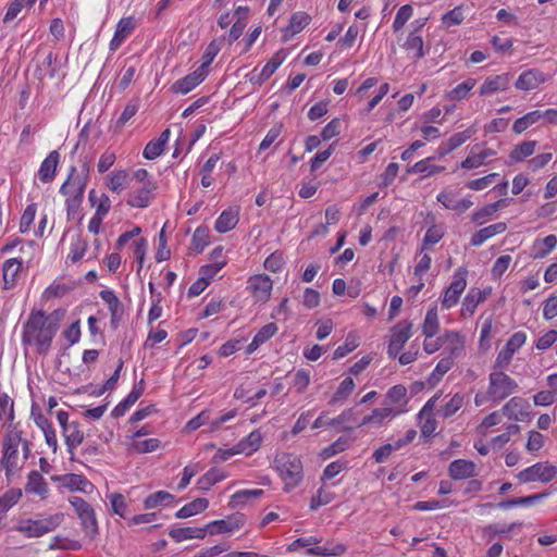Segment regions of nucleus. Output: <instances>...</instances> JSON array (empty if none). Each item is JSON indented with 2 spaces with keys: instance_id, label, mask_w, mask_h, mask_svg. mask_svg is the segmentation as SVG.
Wrapping results in <instances>:
<instances>
[{
  "instance_id": "cd10ccee",
  "label": "nucleus",
  "mask_w": 557,
  "mask_h": 557,
  "mask_svg": "<svg viewBox=\"0 0 557 557\" xmlns=\"http://www.w3.org/2000/svg\"><path fill=\"white\" fill-rule=\"evenodd\" d=\"M310 22V16L304 12H297L292 15L288 26L284 29V40H288L294 35L301 32Z\"/></svg>"
},
{
  "instance_id": "7c9ffc66",
  "label": "nucleus",
  "mask_w": 557,
  "mask_h": 557,
  "mask_svg": "<svg viewBox=\"0 0 557 557\" xmlns=\"http://www.w3.org/2000/svg\"><path fill=\"white\" fill-rule=\"evenodd\" d=\"M262 442V434L259 430L252 431L249 435L236 444L237 451L247 456L258 450Z\"/></svg>"
},
{
  "instance_id": "6e6d98bb",
  "label": "nucleus",
  "mask_w": 557,
  "mask_h": 557,
  "mask_svg": "<svg viewBox=\"0 0 557 557\" xmlns=\"http://www.w3.org/2000/svg\"><path fill=\"white\" fill-rule=\"evenodd\" d=\"M132 449L137 454L152 453L160 447V441L157 438H148L132 443Z\"/></svg>"
},
{
  "instance_id": "2eb2a0df",
  "label": "nucleus",
  "mask_w": 557,
  "mask_h": 557,
  "mask_svg": "<svg viewBox=\"0 0 557 557\" xmlns=\"http://www.w3.org/2000/svg\"><path fill=\"white\" fill-rule=\"evenodd\" d=\"M208 71L203 67H198L193 73L188 74L184 78L177 81L173 85V90L180 94H187L199 85L207 76Z\"/></svg>"
},
{
  "instance_id": "e433bc0d",
  "label": "nucleus",
  "mask_w": 557,
  "mask_h": 557,
  "mask_svg": "<svg viewBox=\"0 0 557 557\" xmlns=\"http://www.w3.org/2000/svg\"><path fill=\"white\" fill-rule=\"evenodd\" d=\"M209 502L206 498H197L185 506H183L177 512L176 518L184 519L195 516L208 508Z\"/></svg>"
},
{
  "instance_id": "79ce46f5",
  "label": "nucleus",
  "mask_w": 557,
  "mask_h": 557,
  "mask_svg": "<svg viewBox=\"0 0 557 557\" xmlns=\"http://www.w3.org/2000/svg\"><path fill=\"white\" fill-rule=\"evenodd\" d=\"M286 58V52L284 50L277 51L270 61L263 66L259 78L260 82H264L269 79L273 73L277 70V67L283 63Z\"/></svg>"
},
{
  "instance_id": "4d7b16f0",
  "label": "nucleus",
  "mask_w": 557,
  "mask_h": 557,
  "mask_svg": "<svg viewBox=\"0 0 557 557\" xmlns=\"http://www.w3.org/2000/svg\"><path fill=\"white\" fill-rule=\"evenodd\" d=\"M475 86V79L469 78L465 81L463 83L456 86L454 89H451L448 94V97L451 100H461L466 98L468 92Z\"/></svg>"
},
{
  "instance_id": "c85d7f7f",
  "label": "nucleus",
  "mask_w": 557,
  "mask_h": 557,
  "mask_svg": "<svg viewBox=\"0 0 557 557\" xmlns=\"http://www.w3.org/2000/svg\"><path fill=\"white\" fill-rule=\"evenodd\" d=\"M346 546L342 543L327 542L326 546H315L307 549L306 554L311 556H341L346 553Z\"/></svg>"
},
{
  "instance_id": "20e7f679",
  "label": "nucleus",
  "mask_w": 557,
  "mask_h": 557,
  "mask_svg": "<svg viewBox=\"0 0 557 557\" xmlns=\"http://www.w3.org/2000/svg\"><path fill=\"white\" fill-rule=\"evenodd\" d=\"M276 469L285 483V490L289 491L302 480V463L292 454H282L275 459Z\"/></svg>"
},
{
  "instance_id": "09e8293b",
  "label": "nucleus",
  "mask_w": 557,
  "mask_h": 557,
  "mask_svg": "<svg viewBox=\"0 0 557 557\" xmlns=\"http://www.w3.org/2000/svg\"><path fill=\"white\" fill-rule=\"evenodd\" d=\"M359 346V336L355 333H349L346 337L345 344L338 346L333 354L334 359L344 358L350 351Z\"/></svg>"
},
{
  "instance_id": "69168bd1",
  "label": "nucleus",
  "mask_w": 557,
  "mask_h": 557,
  "mask_svg": "<svg viewBox=\"0 0 557 557\" xmlns=\"http://www.w3.org/2000/svg\"><path fill=\"white\" fill-rule=\"evenodd\" d=\"M333 499L332 493L325 492L323 488H320L315 496L312 497L310 503V509L315 510L320 506L327 505Z\"/></svg>"
},
{
  "instance_id": "72a5a7b5",
  "label": "nucleus",
  "mask_w": 557,
  "mask_h": 557,
  "mask_svg": "<svg viewBox=\"0 0 557 557\" xmlns=\"http://www.w3.org/2000/svg\"><path fill=\"white\" fill-rule=\"evenodd\" d=\"M22 268V261L18 259H9L3 264V283L4 288L9 289L15 285L16 276Z\"/></svg>"
},
{
  "instance_id": "5fc2aeb1",
  "label": "nucleus",
  "mask_w": 557,
  "mask_h": 557,
  "mask_svg": "<svg viewBox=\"0 0 557 557\" xmlns=\"http://www.w3.org/2000/svg\"><path fill=\"white\" fill-rule=\"evenodd\" d=\"M108 497L111 504L112 513L125 518L127 508L125 497L120 493H112Z\"/></svg>"
},
{
  "instance_id": "052dcab7",
  "label": "nucleus",
  "mask_w": 557,
  "mask_h": 557,
  "mask_svg": "<svg viewBox=\"0 0 557 557\" xmlns=\"http://www.w3.org/2000/svg\"><path fill=\"white\" fill-rule=\"evenodd\" d=\"M221 40H213L209 44L202 57V63L199 67H203V70H207V67L211 64L215 55L221 50Z\"/></svg>"
},
{
  "instance_id": "0e129e2a",
  "label": "nucleus",
  "mask_w": 557,
  "mask_h": 557,
  "mask_svg": "<svg viewBox=\"0 0 557 557\" xmlns=\"http://www.w3.org/2000/svg\"><path fill=\"white\" fill-rule=\"evenodd\" d=\"M3 416H7L9 421L14 419L13 400L7 394L0 396V420Z\"/></svg>"
},
{
  "instance_id": "7ed1b4c3",
  "label": "nucleus",
  "mask_w": 557,
  "mask_h": 557,
  "mask_svg": "<svg viewBox=\"0 0 557 557\" xmlns=\"http://www.w3.org/2000/svg\"><path fill=\"white\" fill-rule=\"evenodd\" d=\"M69 502L75 509L85 537L89 541H94L99 534L95 509L85 499L78 496L69 497Z\"/></svg>"
},
{
  "instance_id": "37998d69",
  "label": "nucleus",
  "mask_w": 557,
  "mask_h": 557,
  "mask_svg": "<svg viewBox=\"0 0 557 557\" xmlns=\"http://www.w3.org/2000/svg\"><path fill=\"white\" fill-rule=\"evenodd\" d=\"M440 327L438 323V315L436 308H431L425 315L423 325H422V333L426 338L433 337Z\"/></svg>"
},
{
  "instance_id": "ea45409f",
  "label": "nucleus",
  "mask_w": 557,
  "mask_h": 557,
  "mask_svg": "<svg viewBox=\"0 0 557 557\" xmlns=\"http://www.w3.org/2000/svg\"><path fill=\"white\" fill-rule=\"evenodd\" d=\"M557 245V237L548 235L544 239L535 242L533 246V258L542 259L546 257Z\"/></svg>"
},
{
  "instance_id": "a211bd4d",
  "label": "nucleus",
  "mask_w": 557,
  "mask_h": 557,
  "mask_svg": "<svg viewBox=\"0 0 557 557\" xmlns=\"http://www.w3.org/2000/svg\"><path fill=\"white\" fill-rule=\"evenodd\" d=\"M136 21L134 17L128 16L122 18L116 27L114 37L112 38L110 42L111 50H116L121 44L124 41V39L132 34V32L135 29Z\"/></svg>"
},
{
  "instance_id": "de8ad7c7",
  "label": "nucleus",
  "mask_w": 557,
  "mask_h": 557,
  "mask_svg": "<svg viewBox=\"0 0 557 557\" xmlns=\"http://www.w3.org/2000/svg\"><path fill=\"white\" fill-rule=\"evenodd\" d=\"M535 147V140L523 141L510 152V159L516 162L522 161L524 158L534 153Z\"/></svg>"
},
{
  "instance_id": "c9c22d12",
  "label": "nucleus",
  "mask_w": 557,
  "mask_h": 557,
  "mask_svg": "<svg viewBox=\"0 0 557 557\" xmlns=\"http://www.w3.org/2000/svg\"><path fill=\"white\" fill-rule=\"evenodd\" d=\"M463 404L465 396L460 393H456L437 410V413L444 419H447L454 416Z\"/></svg>"
},
{
  "instance_id": "412c9836",
  "label": "nucleus",
  "mask_w": 557,
  "mask_h": 557,
  "mask_svg": "<svg viewBox=\"0 0 557 557\" xmlns=\"http://www.w3.org/2000/svg\"><path fill=\"white\" fill-rule=\"evenodd\" d=\"M62 434L65 438V444L71 454H73V450L83 443L85 437V434L81 429L79 423L76 421H72L71 424L66 425L65 429L62 431Z\"/></svg>"
},
{
  "instance_id": "8fccbe9b",
  "label": "nucleus",
  "mask_w": 557,
  "mask_h": 557,
  "mask_svg": "<svg viewBox=\"0 0 557 557\" xmlns=\"http://www.w3.org/2000/svg\"><path fill=\"white\" fill-rule=\"evenodd\" d=\"M226 475L219 469H211L198 480V486L200 490H209L215 483L225 479Z\"/></svg>"
},
{
  "instance_id": "f03ea898",
  "label": "nucleus",
  "mask_w": 557,
  "mask_h": 557,
  "mask_svg": "<svg viewBox=\"0 0 557 557\" xmlns=\"http://www.w3.org/2000/svg\"><path fill=\"white\" fill-rule=\"evenodd\" d=\"M88 166L85 164L81 172L72 166L66 181L60 187V193L66 197L67 216H74L83 201L84 191L88 181Z\"/></svg>"
},
{
  "instance_id": "6ab92c4d",
  "label": "nucleus",
  "mask_w": 557,
  "mask_h": 557,
  "mask_svg": "<svg viewBox=\"0 0 557 557\" xmlns=\"http://www.w3.org/2000/svg\"><path fill=\"white\" fill-rule=\"evenodd\" d=\"M510 85V76L508 74L496 75L494 77H488L482 84L480 88V94L482 96L492 95L497 91H503L508 89Z\"/></svg>"
},
{
  "instance_id": "bb28decb",
  "label": "nucleus",
  "mask_w": 557,
  "mask_h": 557,
  "mask_svg": "<svg viewBox=\"0 0 557 557\" xmlns=\"http://www.w3.org/2000/svg\"><path fill=\"white\" fill-rule=\"evenodd\" d=\"M403 48L414 60L422 59L425 55L423 39L421 36L417 35L416 32H411L408 35L406 41L403 44Z\"/></svg>"
},
{
  "instance_id": "f3484780",
  "label": "nucleus",
  "mask_w": 557,
  "mask_h": 557,
  "mask_svg": "<svg viewBox=\"0 0 557 557\" xmlns=\"http://www.w3.org/2000/svg\"><path fill=\"white\" fill-rule=\"evenodd\" d=\"M475 463L466 460L457 459L450 462L448 473L454 480H463L475 475Z\"/></svg>"
},
{
  "instance_id": "49530a36",
  "label": "nucleus",
  "mask_w": 557,
  "mask_h": 557,
  "mask_svg": "<svg viewBox=\"0 0 557 557\" xmlns=\"http://www.w3.org/2000/svg\"><path fill=\"white\" fill-rule=\"evenodd\" d=\"M263 495V490L256 488V490H243L236 492L232 498L230 505L232 507H237L239 505H244L251 499L258 498Z\"/></svg>"
},
{
  "instance_id": "58836bf2",
  "label": "nucleus",
  "mask_w": 557,
  "mask_h": 557,
  "mask_svg": "<svg viewBox=\"0 0 557 557\" xmlns=\"http://www.w3.org/2000/svg\"><path fill=\"white\" fill-rule=\"evenodd\" d=\"M89 201L92 207H96V215L103 218L111 208V201L106 194L98 195L95 189L89 191Z\"/></svg>"
},
{
  "instance_id": "0eeeda50",
  "label": "nucleus",
  "mask_w": 557,
  "mask_h": 557,
  "mask_svg": "<svg viewBox=\"0 0 557 557\" xmlns=\"http://www.w3.org/2000/svg\"><path fill=\"white\" fill-rule=\"evenodd\" d=\"M21 443V432L10 431L7 433L3 443V456L1 458V463L7 472H11L17 467V448Z\"/></svg>"
},
{
  "instance_id": "5701e85b",
  "label": "nucleus",
  "mask_w": 557,
  "mask_h": 557,
  "mask_svg": "<svg viewBox=\"0 0 557 557\" xmlns=\"http://www.w3.org/2000/svg\"><path fill=\"white\" fill-rule=\"evenodd\" d=\"M239 210L237 208H228L224 210L215 221L214 228L218 233H226L233 230L238 223Z\"/></svg>"
},
{
  "instance_id": "b1692460",
  "label": "nucleus",
  "mask_w": 557,
  "mask_h": 557,
  "mask_svg": "<svg viewBox=\"0 0 557 557\" xmlns=\"http://www.w3.org/2000/svg\"><path fill=\"white\" fill-rule=\"evenodd\" d=\"M506 230H507V224L505 222H498V223L488 225L484 228H481L472 235L471 245L480 246L485 240L492 238L493 236H495L497 234L504 233Z\"/></svg>"
},
{
  "instance_id": "a18cd8bd",
  "label": "nucleus",
  "mask_w": 557,
  "mask_h": 557,
  "mask_svg": "<svg viewBox=\"0 0 557 557\" xmlns=\"http://www.w3.org/2000/svg\"><path fill=\"white\" fill-rule=\"evenodd\" d=\"M434 158L430 157L424 160H421L413 164L410 169H408V173H424L426 176H432L437 173H441L445 170L444 166L440 165H431L429 162L433 160Z\"/></svg>"
},
{
  "instance_id": "e2e57ef3",
  "label": "nucleus",
  "mask_w": 557,
  "mask_h": 557,
  "mask_svg": "<svg viewBox=\"0 0 557 557\" xmlns=\"http://www.w3.org/2000/svg\"><path fill=\"white\" fill-rule=\"evenodd\" d=\"M35 214H36V206L34 203L27 206L24 213L21 216V222H20V232L21 233L28 232L32 223L34 222Z\"/></svg>"
},
{
  "instance_id": "1a4fd4ad",
  "label": "nucleus",
  "mask_w": 557,
  "mask_h": 557,
  "mask_svg": "<svg viewBox=\"0 0 557 557\" xmlns=\"http://www.w3.org/2000/svg\"><path fill=\"white\" fill-rule=\"evenodd\" d=\"M466 276L467 270L460 268L456 271L454 280L450 283V285L446 288L442 300V306L444 308L449 309L457 304L461 293L465 290L467 286Z\"/></svg>"
},
{
  "instance_id": "423d86ee",
  "label": "nucleus",
  "mask_w": 557,
  "mask_h": 557,
  "mask_svg": "<svg viewBox=\"0 0 557 557\" xmlns=\"http://www.w3.org/2000/svg\"><path fill=\"white\" fill-rule=\"evenodd\" d=\"M517 388V383L502 371L490 374L488 394L497 400L508 397Z\"/></svg>"
},
{
  "instance_id": "680f3d73",
  "label": "nucleus",
  "mask_w": 557,
  "mask_h": 557,
  "mask_svg": "<svg viewBox=\"0 0 557 557\" xmlns=\"http://www.w3.org/2000/svg\"><path fill=\"white\" fill-rule=\"evenodd\" d=\"M22 496L21 490H11L0 497V510L5 511L15 505Z\"/></svg>"
},
{
  "instance_id": "9d476101",
  "label": "nucleus",
  "mask_w": 557,
  "mask_h": 557,
  "mask_svg": "<svg viewBox=\"0 0 557 557\" xmlns=\"http://www.w3.org/2000/svg\"><path fill=\"white\" fill-rule=\"evenodd\" d=\"M411 327L412 324L408 321L399 322L392 329L391 341L388 345V355L392 358H395L407 341L411 336Z\"/></svg>"
},
{
  "instance_id": "c03bdc74",
  "label": "nucleus",
  "mask_w": 557,
  "mask_h": 557,
  "mask_svg": "<svg viewBox=\"0 0 557 557\" xmlns=\"http://www.w3.org/2000/svg\"><path fill=\"white\" fill-rule=\"evenodd\" d=\"M129 180L128 174L123 170L112 172L109 175L108 187L114 193H120L129 186Z\"/></svg>"
},
{
  "instance_id": "f8f14e48",
  "label": "nucleus",
  "mask_w": 557,
  "mask_h": 557,
  "mask_svg": "<svg viewBox=\"0 0 557 557\" xmlns=\"http://www.w3.org/2000/svg\"><path fill=\"white\" fill-rule=\"evenodd\" d=\"M248 288L250 289L256 301L265 302L271 295L272 281L265 274L255 275L249 278Z\"/></svg>"
},
{
  "instance_id": "4c0bfd02",
  "label": "nucleus",
  "mask_w": 557,
  "mask_h": 557,
  "mask_svg": "<svg viewBox=\"0 0 557 557\" xmlns=\"http://www.w3.org/2000/svg\"><path fill=\"white\" fill-rule=\"evenodd\" d=\"M495 154V151L493 149H484L480 152H475L474 148L471 150L470 156H468L462 162L461 168L462 169H475L479 168L484 163V160L488 157H492Z\"/></svg>"
},
{
  "instance_id": "603ef678",
  "label": "nucleus",
  "mask_w": 557,
  "mask_h": 557,
  "mask_svg": "<svg viewBox=\"0 0 557 557\" xmlns=\"http://www.w3.org/2000/svg\"><path fill=\"white\" fill-rule=\"evenodd\" d=\"M407 396V389L404 385H395L386 394V403L392 407L393 405H405V398Z\"/></svg>"
},
{
  "instance_id": "dca6fc26",
  "label": "nucleus",
  "mask_w": 557,
  "mask_h": 557,
  "mask_svg": "<svg viewBox=\"0 0 557 557\" xmlns=\"http://www.w3.org/2000/svg\"><path fill=\"white\" fill-rule=\"evenodd\" d=\"M52 480L62 482V485L70 491H79L83 493H90L94 488V485L79 474H65L62 476H52Z\"/></svg>"
},
{
  "instance_id": "39448f33",
  "label": "nucleus",
  "mask_w": 557,
  "mask_h": 557,
  "mask_svg": "<svg viewBox=\"0 0 557 557\" xmlns=\"http://www.w3.org/2000/svg\"><path fill=\"white\" fill-rule=\"evenodd\" d=\"M63 519V513H55L41 520H26L17 527V531L27 537H39L57 529Z\"/></svg>"
},
{
  "instance_id": "4468645a",
  "label": "nucleus",
  "mask_w": 557,
  "mask_h": 557,
  "mask_svg": "<svg viewBox=\"0 0 557 557\" xmlns=\"http://www.w3.org/2000/svg\"><path fill=\"white\" fill-rule=\"evenodd\" d=\"M154 189L156 184L147 181L141 187L128 195L127 205L134 208L148 207Z\"/></svg>"
},
{
  "instance_id": "774afa93",
  "label": "nucleus",
  "mask_w": 557,
  "mask_h": 557,
  "mask_svg": "<svg viewBox=\"0 0 557 557\" xmlns=\"http://www.w3.org/2000/svg\"><path fill=\"white\" fill-rule=\"evenodd\" d=\"M543 315L546 320L557 317V296H550L544 304Z\"/></svg>"
},
{
  "instance_id": "aec40b11",
  "label": "nucleus",
  "mask_w": 557,
  "mask_h": 557,
  "mask_svg": "<svg viewBox=\"0 0 557 557\" xmlns=\"http://www.w3.org/2000/svg\"><path fill=\"white\" fill-rule=\"evenodd\" d=\"M59 152L58 151H51L48 157L42 161L39 171L38 176L39 180L44 183H50L53 181L57 172V166L59 163Z\"/></svg>"
},
{
  "instance_id": "473e14b6",
  "label": "nucleus",
  "mask_w": 557,
  "mask_h": 557,
  "mask_svg": "<svg viewBox=\"0 0 557 557\" xmlns=\"http://www.w3.org/2000/svg\"><path fill=\"white\" fill-rule=\"evenodd\" d=\"M277 331V326L275 323H268L260 329V331L255 335L251 343L247 346L246 352L248 355L252 354L255 350L259 348L264 342L271 338Z\"/></svg>"
},
{
  "instance_id": "393cba45",
  "label": "nucleus",
  "mask_w": 557,
  "mask_h": 557,
  "mask_svg": "<svg viewBox=\"0 0 557 557\" xmlns=\"http://www.w3.org/2000/svg\"><path fill=\"white\" fill-rule=\"evenodd\" d=\"M25 492L46 498L48 494V484L38 471H32L25 485Z\"/></svg>"
},
{
  "instance_id": "3c124183",
  "label": "nucleus",
  "mask_w": 557,
  "mask_h": 557,
  "mask_svg": "<svg viewBox=\"0 0 557 557\" xmlns=\"http://www.w3.org/2000/svg\"><path fill=\"white\" fill-rule=\"evenodd\" d=\"M208 244H209V230L206 227L196 228V231L193 235L190 248L195 252L199 253L205 249V247Z\"/></svg>"
},
{
  "instance_id": "f704fd0d",
  "label": "nucleus",
  "mask_w": 557,
  "mask_h": 557,
  "mask_svg": "<svg viewBox=\"0 0 557 557\" xmlns=\"http://www.w3.org/2000/svg\"><path fill=\"white\" fill-rule=\"evenodd\" d=\"M169 535L172 540L176 542H182L190 539H203L206 536V527L205 528H176L172 529L169 532Z\"/></svg>"
},
{
  "instance_id": "4be33fe9",
  "label": "nucleus",
  "mask_w": 557,
  "mask_h": 557,
  "mask_svg": "<svg viewBox=\"0 0 557 557\" xmlns=\"http://www.w3.org/2000/svg\"><path fill=\"white\" fill-rule=\"evenodd\" d=\"M440 341L444 344L446 350L449 351V357H458L465 349V339L457 332H446L440 336Z\"/></svg>"
},
{
  "instance_id": "6e6552de",
  "label": "nucleus",
  "mask_w": 557,
  "mask_h": 557,
  "mask_svg": "<svg viewBox=\"0 0 557 557\" xmlns=\"http://www.w3.org/2000/svg\"><path fill=\"white\" fill-rule=\"evenodd\" d=\"M557 474V468L547 462L535 463L518 474V479L523 482H549Z\"/></svg>"
},
{
  "instance_id": "338daca9",
  "label": "nucleus",
  "mask_w": 557,
  "mask_h": 557,
  "mask_svg": "<svg viewBox=\"0 0 557 557\" xmlns=\"http://www.w3.org/2000/svg\"><path fill=\"white\" fill-rule=\"evenodd\" d=\"M302 304L308 309H312L320 304V294L313 288H306L302 296Z\"/></svg>"
},
{
  "instance_id": "13d9d810",
  "label": "nucleus",
  "mask_w": 557,
  "mask_h": 557,
  "mask_svg": "<svg viewBox=\"0 0 557 557\" xmlns=\"http://www.w3.org/2000/svg\"><path fill=\"white\" fill-rule=\"evenodd\" d=\"M411 15L412 7L410 4H405L400 7L394 20L393 29L395 32L400 30L404 27V25L408 22V20L411 17Z\"/></svg>"
},
{
  "instance_id": "f257e3e1",
  "label": "nucleus",
  "mask_w": 557,
  "mask_h": 557,
  "mask_svg": "<svg viewBox=\"0 0 557 557\" xmlns=\"http://www.w3.org/2000/svg\"><path fill=\"white\" fill-rule=\"evenodd\" d=\"M59 324L57 312L46 314L41 310L32 311L23 326L22 341L24 344L35 345L39 354H45L51 346Z\"/></svg>"
},
{
  "instance_id": "c756f323",
  "label": "nucleus",
  "mask_w": 557,
  "mask_h": 557,
  "mask_svg": "<svg viewBox=\"0 0 557 557\" xmlns=\"http://www.w3.org/2000/svg\"><path fill=\"white\" fill-rule=\"evenodd\" d=\"M527 407V403L522 398L513 397L503 407V412L509 419L522 420L528 413Z\"/></svg>"
},
{
  "instance_id": "2f4dec72",
  "label": "nucleus",
  "mask_w": 557,
  "mask_h": 557,
  "mask_svg": "<svg viewBox=\"0 0 557 557\" xmlns=\"http://www.w3.org/2000/svg\"><path fill=\"white\" fill-rule=\"evenodd\" d=\"M401 412V410H395L393 407H384L380 409H374L371 414L366 416L361 422L358 424L359 426L367 424H375L381 425L386 418L392 416H397Z\"/></svg>"
},
{
  "instance_id": "bf43d9fd",
  "label": "nucleus",
  "mask_w": 557,
  "mask_h": 557,
  "mask_svg": "<svg viewBox=\"0 0 557 557\" xmlns=\"http://www.w3.org/2000/svg\"><path fill=\"white\" fill-rule=\"evenodd\" d=\"M355 383L352 379L346 377L338 386L337 391L333 395L332 403L346 399L354 391Z\"/></svg>"
},
{
  "instance_id": "a19ab883",
  "label": "nucleus",
  "mask_w": 557,
  "mask_h": 557,
  "mask_svg": "<svg viewBox=\"0 0 557 557\" xmlns=\"http://www.w3.org/2000/svg\"><path fill=\"white\" fill-rule=\"evenodd\" d=\"M484 297L479 289H470L462 302V315H472L478 305L483 301Z\"/></svg>"
},
{
  "instance_id": "a878e982",
  "label": "nucleus",
  "mask_w": 557,
  "mask_h": 557,
  "mask_svg": "<svg viewBox=\"0 0 557 557\" xmlns=\"http://www.w3.org/2000/svg\"><path fill=\"white\" fill-rule=\"evenodd\" d=\"M544 82L542 73L535 70L523 72L516 82V88L520 90H531L540 86Z\"/></svg>"
},
{
  "instance_id": "ddd939ff",
  "label": "nucleus",
  "mask_w": 557,
  "mask_h": 557,
  "mask_svg": "<svg viewBox=\"0 0 557 557\" xmlns=\"http://www.w3.org/2000/svg\"><path fill=\"white\" fill-rule=\"evenodd\" d=\"M244 523L245 517L243 515H236L208 523L206 531L208 530L210 534L231 533L238 530Z\"/></svg>"
},
{
  "instance_id": "9b49d317",
  "label": "nucleus",
  "mask_w": 557,
  "mask_h": 557,
  "mask_svg": "<svg viewBox=\"0 0 557 557\" xmlns=\"http://www.w3.org/2000/svg\"><path fill=\"white\" fill-rule=\"evenodd\" d=\"M527 336L522 332L515 333L506 343L505 347L498 352L496 367L506 368L513 354L525 343Z\"/></svg>"
},
{
  "instance_id": "864d4df0",
  "label": "nucleus",
  "mask_w": 557,
  "mask_h": 557,
  "mask_svg": "<svg viewBox=\"0 0 557 557\" xmlns=\"http://www.w3.org/2000/svg\"><path fill=\"white\" fill-rule=\"evenodd\" d=\"M174 498V496L165 491H159L151 495H149L145 502V508L146 509H152L160 505L166 504L171 502Z\"/></svg>"
}]
</instances>
